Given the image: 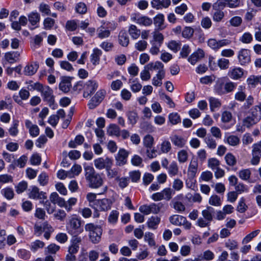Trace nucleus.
I'll return each instance as SVG.
<instances>
[{"instance_id":"obj_1","label":"nucleus","mask_w":261,"mask_h":261,"mask_svg":"<svg viewBox=\"0 0 261 261\" xmlns=\"http://www.w3.org/2000/svg\"><path fill=\"white\" fill-rule=\"evenodd\" d=\"M85 229L88 232L89 239L92 243L97 244L100 241L102 229L100 226L90 223L85 225Z\"/></svg>"},{"instance_id":"obj_2","label":"nucleus","mask_w":261,"mask_h":261,"mask_svg":"<svg viewBox=\"0 0 261 261\" xmlns=\"http://www.w3.org/2000/svg\"><path fill=\"white\" fill-rule=\"evenodd\" d=\"M66 228L70 234H79L83 232V229L81 227V221L76 217H72L69 220Z\"/></svg>"},{"instance_id":"obj_3","label":"nucleus","mask_w":261,"mask_h":261,"mask_svg":"<svg viewBox=\"0 0 261 261\" xmlns=\"http://www.w3.org/2000/svg\"><path fill=\"white\" fill-rule=\"evenodd\" d=\"M40 92L43 100L47 102L49 107L54 110L57 109L58 105L55 103L53 90L48 86H44Z\"/></svg>"},{"instance_id":"obj_4","label":"nucleus","mask_w":261,"mask_h":261,"mask_svg":"<svg viewBox=\"0 0 261 261\" xmlns=\"http://www.w3.org/2000/svg\"><path fill=\"white\" fill-rule=\"evenodd\" d=\"M107 92L105 89H100L98 90L88 103L89 108L93 109L98 106L104 99Z\"/></svg>"},{"instance_id":"obj_5","label":"nucleus","mask_w":261,"mask_h":261,"mask_svg":"<svg viewBox=\"0 0 261 261\" xmlns=\"http://www.w3.org/2000/svg\"><path fill=\"white\" fill-rule=\"evenodd\" d=\"M130 19L132 21L136 22L140 25L149 27L152 23L151 18L146 16H144L140 13H133L130 16Z\"/></svg>"},{"instance_id":"obj_6","label":"nucleus","mask_w":261,"mask_h":261,"mask_svg":"<svg viewBox=\"0 0 261 261\" xmlns=\"http://www.w3.org/2000/svg\"><path fill=\"white\" fill-rule=\"evenodd\" d=\"M83 96L87 98L93 94L98 87V83L96 80H90L83 85Z\"/></svg>"},{"instance_id":"obj_7","label":"nucleus","mask_w":261,"mask_h":261,"mask_svg":"<svg viewBox=\"0 0 261 261\" xmlns=\"http://www.w3.org/2000/svg\"><path fill=\"white\" fill-rule=\"evenodd\" d=\"M231 42V41L228 39L217 40L214 38H211L207 41V45L214 50L217 51L222 47L230 45Z\"/></svg>"},{"instance_id":"obj_8","label":"nucleus","mask_w":261,"mask_h":261,"mask_svg":"<svg viewBox=\"0 0 261 261\" xmlns=\"http://www.w3.org/2000/svg\"><path fill=\"white\" fill-rule=\"evenodd\" d=\"M28 195L30 198L33 199L44 200L47 198L46 193L40 191L39 189L35 186L30 187Z\"/></svg>"},{"instance_id":"obj_9","label":"nucleus","mask_w":261,"mask_h":261,"mask_svg":"<svg viewBox=\"0 0 261 261\" xmlns=\"http://www.w3.org/2000/svg\"><path fill=\"white\" fill-rule=\"evenodd\" d=\"M112 204L111 200L107 198L97 200L95 201V205L90 204V206L95 210H99L101 211H107L111 209Z\"/></svg>"},{"instance_id":"obj_10","label":"nucleus","mask_w":261,"mask_h":261,"mask_svg":"<svg viewBox=\"0 0 261 261\" xmlns=\"http://www.w3.org/2000/svg\"><path fill=\"white\" fill-rule=\"evenodd\" d=\"M94 164L96 169L102 170L103 169H106L109 165H113V161L109 158H106V159L99 158L94 160Z\"/></svg>"},{"instance_id":"obj_11","label":"nucleus","mask_w":261,"mask_h":261,"mask_svg":"<svg viewBox=\"0 0 261 261\" xmlns=\"http://www.w3.org/2000/svg\"><path fill=\"white\" fill-rule=\"evenodd\" d=\"M239 61L241 65H245L251 61L250 51L247 49H242L238 53Z\"/></svg>"},{"instance_id":"obj_12","label":"nucleus","mask_w":261,"mask_h":261,"mask_svg":"<svg viewBox=\"0 0 261 261\" xmlns=\"http://www.w3.org/2000/svg\"><path fill=\"white\" fill-rule=\"evenodd\" d=\"M28 21L31 25L30 29L34 30L38 27V24L40 20V15L36 11L30 13L28 15Z\"/></svg>"},{"instance_id":"obj_13","label":"nucleus","mask_w":261,"mask_h":261,"mask_svg":"<svg viewBox=\"0 0 261 261\" xmlns=\"http://www.w3.org/2000/svg\"><path fill=\"white\" fill-rule=\"evenodd\" d=\"M204 57L203 50L198 48L188 58V61L192 65H195L197 62Z\"/></svg>"},{"instance_id":"obj_14","label":"nucleus","mask_w":261,"mask_h":261,"mask_svg":"<svg viewBox=\"0 0 261 261\" xmlns=\"http://www.w3.org/2000/svg\"><path fill=\"white\" fill-rule=\"evenodd\" d=\"M165 18L163 14L159 13L153 18V23L155 30L161 31L164 30L166 26L164 24Z\"/></svg>"},{"instance_id":"obj_15","label":"nucleus","mask_w":261,"mask_h":261,"mask_svg":"<svg viewBox=\"0 0 261 261\" xmlns=\"http://www.w3.org/2000/svg\"><path fill=\"white\" fill-rule=\"evenodd\" d=\"M87 181L89 182V187L92 188H98L103 184V179L98 173H96Z\"/></svg>"},{"instance_id":"obj_16","label":"nucleus","mask_w":261,"mask_h":261,"mask_svg":"<svg viewBox=\"0 0 261 261\" xmlns=\"http://www.w3.org/2000/svg\"><path fill=\"white\" fill-rule=\"evenodd\" d=\"M128 152L124 149H120L116 156V165L121 166L126 164Z\"/></svg>"},{"instance_id":"obj_17","label":"nucleus","mask_w":261,"mask_h":261,"mask_svg":"<svg viewBox=\"0 0 261 261\" xmlns=\"http://www.w3.org/2000/svg\"><path fill=\"white\" fill-rule=\"evenodd\" d=\"M244 74V70L240 67H234L230 69L228 75L231 79L237 80L241 79Z\"/></svg>"},{"instance_id":"obj_18","label":"nucleus","mask_w":261,"mask_h":261,"mask_svg":"<svg viewBox=\"0 0 261 261\" xmlns=\"http://www.w3.org/2000/svg\"><path fill=\"white\" fill-rule=\"evenodd\" d=\"M170 138L173 144L178 148L184 147L187 143L186 139L177 135H173Z\"/></svg>"},{"instance_id":"obj_19","label":"nucleus","mask_w":261,"mask_h":261,"mask_svg":"<svg viewBox=\"0 0 261 261\" xmlns=\"http://www.w3.org/2000/svg\"><path fill=\"white\" fill-rule=\"evenodd\" d=\"M145 68L149 71H157L158 72H165L164 69V65L160 61L150 62L145 66Z\"/></svg>"},{"instance_id":"obj_20","label":"nucleus","mask_w":261,"mask_h":261,"mask_svg":"<svg viewBox=\"0 0 261 261\" xmlns=\"http://www.w3.org/2000/svg\"><path fill=\"white\" fill-rule=\"evenodd\" d=\"M39 64L37 62H32L24 67L23 72L26 75H32L37 72Z\"/></svg>"},{"instance_id":"obj_21","label":"nucleus","mask_w":261,"mask_h":261,"mask_svg":"<svg viewBox=\"0 0 261 261\" xmlns=\"http://www.w3.org/2000/svg\"><path fill=\"white\" fill-rule=\"evenodd\" d=\"M198 164L196 159L191 160L188 169V173L191 177H194L198 171Z\"/></svg>"},{"instance_id":"obj_22","label":"nucleus","mask_w":261,"mask_h":261,"mask_svg":"<svg viewBox=\"0 0 261 261\" xmlns=\"http://www.w3.org/2000/svg\"><path fill=\"white\" fill-rule=\"evenodd\" d=\"M102 55V51L98 48H94L93 53L90 56L91 62L94 65L99 64L100 61V57Z\"/></svg>"},{"instance_id":"obj_23","label":"nucleus","mask_w":261,"mask_h":261,"mask_svg":"<svg viewBox=\"0 0 261 261\" xmlns=\"http://www.w3.org/2000/svg\"><path fill=\"white\" fill-rule=\"evenodd\" d=\"M20 54L18 51H11L5 54V58L10 63H14L19 60Z\"/></svg>"},{"instance_id":"obj_24","label":"nucleus","mask_w":261,"mask_h":261,"mask_svg":"<svg viewBox=\"0 0 261 261\" xmlns=\"http://www.w3.org/2000/svg\"><path fill=\"white\" fill-rule=\"evenodd\" d=\"M128 32L131 38L134 40L138 39L141 35V30L134 24L129 25Z\"/></svg>"},{"instance_id":"obj_25","label":"nucleus","mask_w":261,"mask_h":261,"mask_svg":"<svg viewBox=\"0 0 261 261\" xmlns=\"http://www.w3.org/2000/svg\"><path fill=\"white\" fill-rule=\"evenodd\" d=\"M171 224L175 226H181L185 221V217L178 215H173L169 217Z\"/></svg>"},{"instance_id":"obj_26","label":"nucleus","mask_w":261,"mask_h":261,"mask_svg":"<svg viewBox=\"0 0 261 261\" xmlns=\"http://www.w3.org/2000/svg\"><path fill=\"white\" fill-rule=\"evenodd\" d=\"M252 154V158L251 160V163L253 165H256L259 163L260 161L261 157V150L257 147H253Z\"/></svg>"},{"instance_id":"obj_27","label":"nucleus","mask_w":261,"mask_h":261,"mask_svg":"<svg viewBox=\"0 0 261 261\" xmlns=\"http://www.w3.org/2000/svg\"><path fill=\"white\" fill-rule=\"evenodd\" d=\"M224 142L225 143H228L230 146H235L239 144L240 139L234 135L225 136Z\"/></svg>"},{"instance_id":"obj_28","label":"nucleus","mask_w":261,"mask_h":261,"mask_svg":"<svg viewBox=\"0 0 261 261\" xmlns=\"http://www.w3.org/2000/svg\"><path fill=\"white\" fill-rule=\"evenodd\" d=\"M82 168L80 165L75 164L68 171V178H72L77 176L82 172Z\"/></svg>"},{"instance_id":"obj_29","label":"nucleus","mask_w":261,"mask_h":261,"mask_svg":"<svg viewBox=\"0 0 261 261\" xmlns=\"http://www.w3.org/2000/svg\"><path fill=\"white\" fill-rule=\"evenodd\" d=\"M161 219L158 216H152L147 221V224L149 228L155 229L160 223Z\"/></svg>"},{"instance_id":"obj_30","label":"nucleus","mask_w":261,"mask_h":261,"mask_svg":"<svg viewBox=\"0 0 261 261\" xmlns=\"http://www.w3.org/2000/svg\"><path fill=\"white\" fill-rule=\"evenodd\" d=\"M119 127L115 124H111L108 127L107 134L110 136H120Z\"/></svg>"},{"instance_id":"obj_31","label":"nucleus","mask_w":261,"mask_h":261,"mask_svg":"<svg viewBox=\"0 0 261 261\" xmlns=\"http://www.w3.org/2000/svg\"><path fill=\"white\" fill-rule=\"evenodd\" d=\"M85 140L84 137L81 135L76 136L74 140H71L68 143V146L70 148H74L77 145H81L83 143Z\"/></svg>"},{"instance_id":"obj_32","label":"nucleus","mask_w":261,"mask_h":261,"mask_svg":"<svg viewBox=\"0 0 261 261\" xmlns=\"http://www.w3.org/2000/svg\"><path fill=\"white\" fill-rule=\"evenodd\" d=\"M165 72H158L152 79V84L155 86H161L162 85V80L165 77Z\"/></svg>"},{"instance_id":"obj_33","label":"nucleus","mask_w":261,"mask_h":261,"mask_svg":"<svg viewBox=\"0 0 261 261\" xmlns=\"http://www.w3.org/2000/svg\"><path fill=\"white\" fill-rule=\"evenodd\" d=\"M119 43L123 46H127L129 43V38L126 33L121 31L119 34Z\"/></svg>"},{"instance_id":"obj_34","label":"nucleus","mask_w":261,"mask_h":261,"mask_svg":"<svg viewBox=\"0 0 261 261\" xmlns=\"http://www.w3.org/2000/svg\"><path fill=\"white\" fill-rule=\"evenodd\" d=\"M214 212V209L211 206H207L206 209L202 211V215L204 218L208 222H211L213 220V214Z\"/></svg>"},{"instance_id":"obj_35","label":"nucleus","mask_w":261,"mask_h":261,"mask_svg":"<svg viewBox=\"0 0 261 261\" xmlns=\"http://www.w3.org/2000/svg\"><path fill=\"white\" fill-rule=\"evenodd\" d=\"M71 87L70 81L67 79L62 80L59 85V89L64 93L68 92Z\"/></svg>"},{"instance_id":"obj_36","label":"nucleus","mask_w":261,"mask_h":261,"mask_svg":"<svg viewBox=\"0 0 261 261\" xmlns=\"http://www.w3.org/2000/svg\"><path fill=\"white\" fill-rule=\"evenodd\" d=\"M199 261L205 260H212L215 257L214 253L211 250H207L205 251L203 254L198 255Z\"/></svg>"},{"instance_id":"obj_37","label":"nucleus","mask_w":261,"mask_h":261,"mask_svg":"<svg viewBox=\"0 0 261 261\" xmlns=\"http://www.w3.org/2000/svg\"><path fill=\"white\" fill-rule=\"evenodd\" d=\"M162 197L164 200L169 201L171 199L172 196L174 195V191L170 188H165L161 191Z\"/></svg>"},{"instance_id":"obj_38","label":"nucleus","mask_w":261,"mask_h":261,"mask_svg":"<svg viewBox=\"0 0 261 261\" xmlns=\"http://www.w3.org/2000/svg\"><path fill=\"white\" fill-rule=\"evenodd\" d=\"M245 89V87L244 86H239L238 88L239 91L234 95L236 100L239 101H243L246 99V95L244 91Z\"/></svg>"},{"instance_id":"obj_39","label":"nucleus","mask_w":261,"mask_h":261,"mask_svg":"<svg viewBox=\"0 0 261 261\" xmlns=\"http://www.w3.org/2000/svg\"><path fill=\"white\" fill-rule=\"evenodd\" d=\"M210 107L211 111L214 112L217 108H219L221 106L220 100L216 98L211 97L208 98Z\"/></svg>"},{"instance_id":"obj_40","label":"nucleus","mask_w":261,"mask_h":261,"mask_svg":"<svg viewBox=\"0 0 261 261\" xmlns=\"http://www.w3.org/2000/svg\"><path fill=\"white\" fill-rule=\"evenodd\" d=\"M144 241L147 242L150 247H155L156 243L154 239V235L150 232H146L144 235Z\"/></svg>"},{"instance_id":"obj_41","label":"nucleus","mask_w":261,"mask_h":261,"mask_svg":"<svg viewBox=\"0 0 261 261\" xmlns=\"http://www.w3.org/2000/svg\"><path fill=\"white\" fill-rule=\"evenodd\" d=\"M112 165H109V167L106 169L107 171V175L108 178H115L116 180L117 177H118V169L117 168L112 169Z\"/></svg>"},{"instance_id":"obj_42","label":"nucleus","mask_w":261,"mask_h":261,"mask_svg":"<svg viewBox=\"0 0 261 261\" xmlns=\"http://www.w3.org/2000/svg\"><path fill=\"white\" fill-rule=\"evenodd\" d=\"M251 116L259 121L261 119V104L256 106L251 109Z\"/></svg>"},{"instance_id":"obj_43","label":"nucleus","mask_w":261,"mask_h":261,"mask_svg":"<svg viewBox=\"0 0 261 261\" xmlns=\"http://www.w3.org/2000/svg\"><path fill=\"white\" fill-rule=\"evenodd\" d=\"M224 159L226 164L229 166H234L237 164V159L231 153H227L225 155Z\"/></svg>"},{"instance_id":"obj_44","label":"nucleus","mask_w":261,"mask_h":261,"mask_svg":"<svg viewBox=\"0 0 261 261\" xmlns=\"http://www.w3.org/2000/svg\"><path fill=\"white\" fill-rule=\"evenodd\" d=\"M177 159L180 163H184L187 161L188 153L187 150L182 149L177 152Z\"/></svg>"},{"instance_id":"obj_45","label":"nucleus","mask_w":261,"mask_h":261,"mask_svg":"<svg viewBox=\"0 0 261 261\" xmlns=\"http://www.w3.org/2000/svg\"><path fill=\"white\" fill-rule=\"evenodd\" d=\"M18 125L19 121L18 120H14L13 121L12 124L8 130L9 133L11 136H16L17 135L18 133Z\"/></svg>"},{"instance_id":"obj_46","label":"nucleus","mask_w":261,"mask_h":261,"mask_svg":"<svg viewBox=\"0 0 261 261\" xmlns=\"http://www.w3.org/2000/svg\"><path fill=\"white\" fill-rule=\"evenodd\" d=\"M153 41L151 42H156V43L162 45L164 41L163 35L160 33L159 31L155 30L153 33Z\"/></svg>"},{"instance_id":"obj_47","label":"nucleus","mask_w":261,"mask_h":261,"mask_svg":"<svg viewBox=\"0 0 261 261\" xmlns=\"http://www.w3.org/2000/svg\"><path fill=\"white\" fill-rule=\"evenodd\" d=\"M167 169L169 174L172 176L177 175L178 172V167L175 162H172Z\"/></svg>"},{"instance_id":"obj_48","label":"nucleus","mask_w":261,"mask_h":261,"mask_svg":"<svg viewBox=\"0 0 261 261\" xmlns=\"http://www.w3.org/2000/svg\"><path fill=\"white\" fill-rule=\"evenodd\" d=\"M169 121L172 125H175L180 122L181 119L177 113H172L169 115Z\"/></svg>"},{"instance_id":"obj_49","label":"nucleus","mask_w":261,"mask_h":261,"mask_svg":"<svg viewBox=\"0 0 261 261\" xmlns=\"http://www.w3.org/2000/svg\"><path fill=\"white\" fill-rule=\"evenodd\" d=\"M2 194L7 199L11 200L14 197V193L13 189L10 188H6L2 190Z\"/></svg>"},{"instance_id":"obj_50","label":"nucleus","mask_w":261,"mask_h":261,"mask_svg":"<svg viewBox=\"0 0 261 261\" xmlns=\"http://www.w3.org/2000/svg\"><path fill=\"white\" fill-rule=\"evenodd\" d=\"M44 245L45 244L43 242L37 240L31 243L30 245V249L32 251L35 252L38 249L43 248Z\"/></svg>"},{"instance_id":"obj_51","label":"nucleus","mask_w":261,"mask_h":261,"mask_svg":"<svg viewBox=\"0 0 261 261\" xmlns=\"http://www.w3.org/2000/svg\"><path fill=\"white\" fill-rule=\"evenodd\" d=\"M239 177L244 180H248L251 175V171L249 169H244L241 170L238 172Z\"/></svg>"},{"instance_id":"obj_52","label":"nucleus","mask_w":261,"mask_h":261,"mask_svg":"<svg viewBox=\"0 0 261 261\" xmlns=\"http://www.w3.org/2000/svg\"><path fill=\"white\" fill-rule=\"evenodd\" d=\"M84 170L85 172V178L87 180L90 179V178H91L97 173L95 172L93 167L90 166L85 167Z\"/></svg>"},{"instance_id":"obj_53","label":"nucleus","mask_w":261,"mask_h":261,"mask_svg":"<svg viewBox=\"0 0 261 261\" xmlns=\"http://www.w3.org/2000/svg\"><path fill=\"white\" fill-rule=\"evenodd\" d=\"M239 40L243 43L248 44L252 41L253 37L249 32H245L240 38Z\"/></svg>"},{"instance_id":"obj_54","label":"nucleus","mask_w":261,"mask_h":261,"mask_svg":"<svg viewBox=\"0 0 261 261\" xmlns=\"http://www.w3.org/2000/svg\"><path fill=\"white\" fill-rule=\"evenodd\" d=\"M232 120L231 113L228 111H225L222 113L221 121L223 123H229Z\"/></svg>"},{"instance_id":"obj_55","label":"nucleus","mask_w":261,"mask_h":261,"mask_svg":"<svg viewBox=\"0 0 261 261\" xmlns=\"http://www.w3.org/2000/svg\"><path fill=\"white\" fill-rule=\"evenodd\" d=\"M154 139L153 137L150 135L145 136L143 139V144L144 146L148 149H151L153 144Z\"/></svg>"},{"instance_id":"obj_56","label":"nucleus","mask_w":261,"mask_h":261,"mask_svg":"<svg viewBox=\"0 0 261 261\" xmlns=\"http://www.w3.org/2000/svg\"><path fill=\"white\" fill-rule=\"evenodd\" d=\"M207 163L208 167L213 170H215L216 169L219 167L220 164V161L216 158H211L208 159Z\"/></svg>"},{"instance_id":"obj_57","label":"nucleus","mask_w":261,"mask_h":261,"mask_svg":"<svg viewBox=\"0 0 261 261\" xmlns=\"http://www.w3.org/2000/svg\"><path fill=\"white\" fill-rule=\"evenodd\" d=\"M97 36L100 39L107 38L110 35V31L105 29L102 27H101L97 29Z\"/></svg>"},{"instance_id":"obj_58","label":"nucleus","mask_w":261,"mask_h":261,"mask_svg":"<svg viewBox=\"0 0 261 261\" xmlns=\"http://www.w3.org/2000/svg\"><path fill=\"white\" fill-rule=\"evenodd\" d=\"M54 216L56 219L63 221L66 219L67 214L64 210L59 209L55 212Z\"/></svg>"},{"instance_id":"obj_59","label":"nucleus","mask_w":261,"mask_h":261,"mask_svg":"<svg viewBox=\"0 0 261 261\" xmlns=\"http://www.w3.org/2000/svg\"><path fill=\"white\" fill-rule=\"evenodd\" d=\"M180 46L181 44L180 42H177L174 40L170 41L168 44L169 48L175 53L178 51L180 48Z\"/></svg>"},{"instance_id":"obj_60","label":"nucleus","mask_w":261,"mask_h":261,"mask_svg":"<svg viewBox=\"0 0 261 261\" xmlns=\"http://www.w3.org/2000/svg\"><path fill=\"white\" fill-rule=\"evenodd\" d=\"M60 249V246L55 244H51L45 249V254H55Z\"/></svg>"},{"instance_id":"obj_61","label":"nucleus","mask_w":261,"mask_h":261,"mask_svg":"<svg viewBox=\"0 0 261 261\" xmlns=\"http://www.w3.org/2000/svg\"><path fill=\"white\" fill-rule=\"evenodd\" d=\"M147 45L148 43L146 41L140 40L135 43V47L137 50L143 51L146 49Z\"/></svg>"},{"instance_id":"obj_62","label":"nucleus","mask_w":261,"mask_h":261,"mask_svg":"<svg viewBox=\"0 0 261 261\" xmlns=\"http://www.w3.org/2000/svg\"><path fill=\"white\" fill-rule=\"evenodd\" d=\"M28 188V183L25 181L20 182L16 187L15 190L19 194L23 192Z\"/></svg>"},{"instance_id":"obj_63","label":"nucleus","mask_w":261,"mask_h":261,"mask_svg":"<svg viewBox=\"0 0 261 261\" xmlns=\"http://www.w3.org/2000/svg\"><path fill=\"white\" fill-rule=\"evenodd\" d=\"M258 121L254 119L251 116H249L243 120V125L247 127H250Z\"/></svg>"},{"instance_id":"obj_64","label":"nucleus","mask_w":261,"mask_h":261,"mask_svg":"<svg viewBox=\"0 0 261 261\" xmlns=\"http://www.w3.org/2000/svg\"><path fill=\"white\" fill-rule=\"evenodd\" d=\"M55 21L54 19L50 18H46L43 21L44 28L46 30H50L54 25Z\"/></svg>"}]
</instances>
